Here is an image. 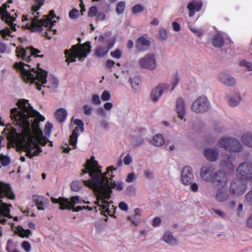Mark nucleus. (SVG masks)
Masks as SVG:
<instances>
[{
	"label": "nucleus",
	"instance_id": "46",
	"mask_svg": "<svg viewBox=\"0 0 252 252\" xmlns=\"http://www.w3.org/2000/svg\"><path fill=\"white\" fill-rule=\"evenodd\" d=\"M92 103L94 105H100L101 101L99 96L97 94H93L92 98Z\"/></svg>",
	"mask_w": 252,
	"mask_h": 252
},
{
	"label": "nucleus",
	"instance_id": "59",
	"mask_svg": "<svg viewBox=\"0 0 252 252\" xmlns=\"http://www.w3.org/2000/svg\"><path fill=\"white\" fill-rule=\"evenodd\" d=\"M160 219L159 217H156L153 220L152 224L154 226H157L160 224Z\"/></svg>",
	"mask_w": 252,
	"mask_h": 252
},
{
	"label": "nucleus",
	"instance_id": "28",
	"mask_svg": "<svg viewBox=\"0 0 252 252\" xmlns=\"http://www.w3.org/2000/svg\"><path fill=\"white\" fill-rule=\"evenodd\" d=\"M220 81L228 86H232L235 84V78L227 74H222L220 78Z\"/></svg>",
	"mask_w": 252,
	"mask_h": 252
},
{
	"label": "nucleus",
	"instance_id": "64",
	"mask_svg": "<svg viewBox=\"0 0 252 252\" xmlns=\"http://www.w3.org/2000/svg\"><path fill=\"white\" fill-rule=\"evenodd\" d=\"M96 113L97 114L102 115V116H105L106 113L104 109L102 107H99L96 110Z\"/></svg>",
	"mask_w": 252,
	"mask_h": 252
},
{
	"label": "nucleus",
	"instance_id": "26",
	"mask_svg": "<svg viewBox=\"0 0 252 252\" xmlns=\"http://www.w3.org/2000/svg\"><path fill=\"white\" fill-rule=\"evenodd\" d=\"M176 110L178 117L181 119H183L186 113V109L184 101L181 98H179L177 100Z\"/></svg>",
	"mask_w": 252,
	"mask_h": 252
},
{
	"label": "nucleus",
	"instance_id": "5",
	"mask_svg": "<svg viewBox=\"0 0 252 252\" xmlns=\"http://www.w3.org/2000/svg\"><path fill=\"white\" fill-rule=\"evenodd\" d=\"M9 140L10 142L15 143L19 148L26 152V156L30 158L38 156L42 152L41 147L32 136H30L27 140L25 137L19 139L16 130L14 129L10 131Z\"/></svg>",
	"mask_w": 252,
	"mask_h": 252
},
{
	"label": "nucleus",
	"instance_id": "60",
	"mask_svg": "<svg viewBox=\"0 0 252 252\" xmlns=\"http://www.w3.org/2000/svg\"><path fill=\"white\" fill-rule=\"evenodd\" d=\"M173 29L176 32H178L180 30V25L177 22H173L172 23Z\"/></svg>",
	"mask_w": 252,
	"mask_h": 252
},
{
	"label": "nucleus",
	"instance_id": "48",
	"mask_svg": "<svg viewBox=\"0 0 252 252\" xmlns=\"http://www.w3.org/2000/svg\"><path fill=\"white\" fill-rule=\"evenodd\" d=\"M22 248L25 250L26 252H29L31 250V246L30 243L28 241H24L21 245Z\"/></svg>",
	"mask_w": 252,
	"mask_h": 252
},
{
	"label": "nucleus",
	"instance_id": "54",
	"mask_svg": "<svg viewBox=\"0 0 252 252\" xmlns=\"http://www.w3.org/2000/svg\"><path fill=\"white\" fill-rule=\"evenodd\" d=\"M246 201L250 204H252V189L246 195Z\"/></svg>",
	"mask_w": 252,
	"mask_h": 252
},
{
	"label": "nucleus",
	"instance_id": "38",
	"mask_svg": "<svg viewBox=\"0 0 252 252\" xmlns=\"http://www.w3.org/2000/svg\"><path fill=\"white\" fill-rule=\"evenodd\" d=\"M126 8V3L124 1L117 3L116 7V12L118 14H122Z\"/></svg>",
	"mask_w": 252,
	"mask_h": 252
},
{
	"label": "nucleus",
	"instance_id": "57",
	"mask_svg": "<svg viewBox=\"0 0 252 252\" xmlns=\"http://www.w3.org/2000/svg\"><path fill=\"white\" fill-rule=\"evenodd\" d=\"M132 162V158L129 155H127L124 158V162L126 165H129Z\"/></svg>",
	"mask_w": 252,
	"mask_h": 252
},
{
	"label": "nucleus",
	"instance_id": "22",
	"mask_svg": "<svg viewBox=\"0 0 252 252\" xmlns=\"http://www.w3.org/2000/svg\"><path fill=\"white\" fill-rule=\"evenodd\" d=\"M169 85L166 84L158 85L156 88L153 89L151 94V98L154 101H158V98L162 95L163 90L168 88Z\"/></svg>",
	"mask_w": 252,
	"mask_h": 252
},
{
	"label": "nucleus",
	"instance_id": "6",
	"mask_svg": "<svg viewBox=\"0 0 252 252\" xmlns=\"http://www.w3.org/2000/svg\"><path fill=\"white\" fill-rule=\"evenodd\" d=\"M91 46L89 42L83 44H77L72 46L70 50L66 49L64 55L66 58L65 61L68 63L75 62L76 59L78 58L79 60L83 61L91 52Z\"/></svg>",
	"mask_w": 252,
	"mask_h": 252
},
{
	"label": "nucleus",
	"instance_id": "18",
	"mask_svg": "<svg viewBox=\"0 0 252 252\" xmlns=\"http://www.w3.org/2000/svg\"><path fill=\"white\" fill-rule=\"evenodd\" d=\"M74 124L77 126L73 130L71 135L70 136L69 144L73 146L74 149L76 147L77 138L79 136L78 131L80 130L81 132L84 131V124L83 122L80 119H75L74 121Z\"/></svg>",
	"mask_w": 252,
	"mask_h": 252
},
{
	"label": "nucleus",
	"instance_id": "27",
	"mask_svg": "<svg viewBox=\"0 0 252 252\" xmlns=\"http://www.w3.org/2000/svg\"><path fill=\"white\" fill-rule=\"evenodd\" d=\"M32 199L35 202V205L39 210H44V205L48 202L47 199L43 196L34 195Z\"/></svg>",
	"mask_w": 252,
	"mask_h": 252
},
{
	"label": "nucleus",
	"instance_id": "34",
	"mask_svg": "<svg viewBox=\"0 0 252 252\" xmlns=\"http://www.w3.org/2000/svg\"><path fill=\"white\" fill-rule=\"evenodd\" d=\"M242 142L246 145L252 147V134L247 133L244 134L241 137Z\"/></svg>",
	"mask_w": 252,
	"mask_h": 252
},
{
	"label": "nucleus",
	"instance_id": "62",
	"mask_svg": "<svg viewBox=\"0 0 252 252\" xmlns=\"http://www.w3.org/2000/svg\"><path fill=\"white\" fill-rule=\"evenodd\" d=\"M190 30L192 32L196 33L198 36H200L202 34L201 31L198 29L190 28Z\"/></svg>",
	"mask_w": 252,
	"mask_h": 252
},
{
	"label": "nucleus",
	"instance_id": "50",
	"mask_svg": "<svg viewBox=\"0 0 252 252\" xmlns=\"http://www.w3.org/2000/svg\"><path fill=\"white\" fill-rule=\"evenodd\" d=\"M240 65L246 67L249 71H252V63H251L244 60L241 62Z\"/></svg>",
	"mask_w": 252,
	"mask_h": 252
},
{
	"label": "nucleus",
	"instance_id": "31",
	"mask_svg": "<svg viewBox=\"0 0 252 252\" xmlns=\"http://www.w3.org/2000/svg\"><path fill=\"white\" fill-rule=\"evenodd\" d=\"M163 240L170 245H174L177 244V240L173 237L171 232H166L163 236Z\"/></svg>",
	"mask_w": 252,
	"mask_h": 252
},
{
	"label": "nucleus",
	"instance_id": "3",
	"mask_svg": "<svg viewBox=\"0 0 252 252\" xmlns=\"http://www.w3.org/2000/svg\"><path fill=\"white\" fill-rule=\"evenodd\" d=\"M33 1L34 4L32 6L31 10L32 15L36 14L33 17H29L27 15H22V21L23 22L28 21L25 26V28L32 32H41L43 30V27L47 28L49 26L46 30L49 31V32H52V34H55L57 31L54 30L53 27L56 21L52 20L56 17L54 11L50 10L48 15L44 16L42 19L39 20V15L37 11L44 5L45 0H33Z\"/></svg>",
	"mask_w": 252,
	"mask_h": 252
},
{
	"label": "nucleus",
	"instance_id": "32",
	"mask_svg": "<svg viewBox=\"0 0 252 252\" xmlns=\"http://www.w3.org/2000/svg\"><path fill=\"white\" fill-rule=\"evenodd\" d=\"M164 139L162 134H157L155 135L151 143L155 146H161L164 144Z\"/></svg>",
	"mask_w": 252,
	"mask_h": 252
},
{
	"label": "nucleus",
	"instance_id": "39",
	"mask_svg": "<svg viewBox=\"0 0 252 252\" xmlns=\"http://www.w3.org/2000/svg\"><path fill=\"white\" fill-rule=\"evenodd\" d=\"M144 7L140 4H137L133 6L131 9L133 14H137L144 11Z\"/></svg>",
	"mask_w": 252,
	"mask_h": 252
},
{
	"label": "nucleus",
	"instance_id": "25",
	"mask_svg": "<svg viewBox=\"0 0 252 252\" xmlns=\"http://www.w3.org/2000/svg\"><path fill=\"white\" fill-rule=\"evenodd\" d=\"M204 155L209 161H215L218 158L219 152L217 148H207L204 150Z\"/></svg>",
	"mask_w": 252,
	"mask_h": 252
},
{
	"label": "nucleus",
	"instance_id": "16",
	"mask_svg": "<svg viewBox=\"0 0 252 252\" xmlns=\"http://www.w3.org/2000/svg\"><path fill=\"white\" fill-rule=\"evenodd\" d=\"M222 156H224V158L226 157V159H223L220 162V167L222 169L224 173H230L233 172L234 167L232 162L235 160V155L233 154H230L229 155L224 154Z\"/></svg>",
	"mask_w": 252,
	"mask_h": 252
},
{
	"label": "nucleus",
	"instance_id": "11",
	"mask_svg": "<svg viewBox=\"0 0 252 252\" xmlns=\"http://www.w3.org/2000/svg\"><path fill=\"white\" fill-rule=\"evenodd\" d=\"M218 145L220 147L234 152H239L242 150L240 143L233 138L222 137L219 140Z\"/></svg>",
	"mask_w": 252,
	"mask_h": 252
},
{
	"label": "nucleus",
	"instance_id": "49",
	"mask_svg": "<svg viewBox=\"0 0 252 252\" xmlns=\"http://www.w3.org/2000/svg\"><path fill=\"white\" fill-rule=\"evenodd\" d=\"M111 55L113 58L120 59L122 57V52L119 49H116L114 51L111 52Z\"/></svg>",
	"mask_w": 252,
	"mask_h": 252
},
{
	"label": "nucleus",
	"instance_id": "35",
	"mask_svg": "<svg viewBox=\"0 0 252 252\" xmlns=\"http://www.w3.org/2000/svg\"><path fill=\"white\" fill-rule=\"evenodd\" d=\"M219 190L216 195L217 200L220 202L225 200L228 197V194L223 189H218Z\"/></svg>",
	"mask_w": 252,
	"mask_h": 252
},
{
	"label": "nucleus",
	"instance_id": "52",
	"mask_svg": "<svg viewBox=\"0 0 252 252\" xmlns=\"http://www.w3.org/2000/svg\"><path fill=\"white\" fill-rule=\"evenodd\" d=\"M178 82H179L178 76L177 75V73H176V74H175V75L174 76V78L172 79V84L173 87L171 89V92L174 90L175 87L176 86Z\"/></svg>",
	"mask_w": 252,
	"mask_h": 252
},
{
	"label": "nucleus",
	"instance_id": "2",
	"mask_svg": "<svg viewBox=\"0 0 252 252\" xmlns=\"http://www.w3.org/2000/svg\"><path fill=\"white\" fill-rule=\"evenodd\" d=\"M17 104L19 110L14 108L10 112V117L13 123L21 127L26 132L31 131V122L35 130L39 129V122L44 121V117L34 110L27 100H19Z\"/></svg>",
	"mask_w": 252,
	"mask_h": 252
},
{
	"label": "nucleus",
	"instance_id": "12",
	"mask_svg": "<svg viewBox=\"0 0 252 252\" xmlns=\"http://www.w3.org/2000/svg\"><path fill=\"white\" fill-rule=\"evenodd\" d=\"M237 175L241 180L252 181V163L244 162L236 169Z\"/></svg>",
	"mask_w": 252,
	"mask_h": 252
},
{
	"label": "nucleus",
	"instance_id": "45",
	"mask_svg": "<svg viewBox=\"0 0 252 252\" xmlns=\"http://www.w3.org/2000/svg\"><path fill=\"white\" fill-rule=\"evenodd\" d=\"M132 88L136 91L139 89V80L137 78L130 79Z\"/></svg>",
	"mask_w": 252,
	"mask_h": 252
},
{
	"label": "nucleus",
	"instance_id": "36",
	"mask_svg": "<svg viewBox=\"0 0 252 252\" xmlns=\"http://www.w3.org/2000/svg\"><path fill=\"white\" fill-rule=\"evenodd\" d=\"M241 100V97L239 94H236L233 96L231 97L229 100V105L234 107L239 104Z\"/></svg>",
	"mask_w": 252,
	"mask_h": 252
},
{
	"label": "nucleus",
	"instance_id": "63",
	"mask_svg": "<svg viewBox=\"0 0 252 252\" xmlns=\"http://www.w3.org/2000/svg\"><path fill=\"white\" fill-rule=\"evenodd\" d=\"M51 81L52 82V85H51L50 87L56 88L58 86V81L56 78H52Z\"/></svg>",
	"mask_w": 252,
	"mask_h": 252
},
{
	"label": "nucleus",
	"instance_id": "33",
	"mask_svg": "<svg viewBox=\"0 0 252 252\" xmlns=\"http://www.w3.org/2000/svg\"><path fill=\"white\" fill-rule=\"evenodd\" d=\"M36 132V140L42 146H45L49 141L48 138L43 135L42 131L40 129L35 130Z\"/></svg>",
	"mask_w": 252,
	"mask_h": 252
},
{
	"label": "nucleus",
	"instance_id": "15",
	"mask_svg": "<svg viewBox=\"0 0 252 252\" xmlns=\"http://www.w3.org/2000/svg\"><path fill=\"white\" fill-rule=\"evenodd\" d=\"M227 181V176L224 172L218 171L214 173L211 183L214 184L217 189H223Z\"/></svg>",
	"mask_w": 252,
	"mask_h": 252
},
{
	"label": "nucleus",
	"instance_id": "10",
	"mask_svg": "<svg viewBox=\"0 0 252 252\" xmlns=\"http://www.w3.org/2000/svg\"><path fill=\"white\" fill-rule=\"evenodd\" d=\"M99 41L102 43L94 51V55L98 58L105 57L109 50L113 47L115 40L110 36L104 34L99 37Z\"/></svg>",
	"mask_w": 252,
	"mask_h": 252
},
{
	"label": "nucleus",
	"instance_id": "19",
	"mask_svg": "<svg viewBox=\"0 0 252 252\" xmlns=\"http://www.w3.org/2000/svg\"><path fill=\"white\" fill-rule=\"evenodd\" d=\"M193 180V175L191 167H184L181 172V181L185 185H190Z\"/></svg>",
	"mask_w": 252,
	"mask_h": 252
},
{
	"label": "nucleus",
	"instance_id": "8",
	"mask_svg": "<svg viewBox=\"0 0 252 252\" xmlns=\"http://www.w3.org/2000/svg\"><path fill=\"white\" fill-rule=\"evenodd\" d=\"M4 197L10 199H14L15 198L10 185L0 182V215L7 217L10 212L9 206L11 207L12 205L2 202L1 198Z\"/></svg>",
	"mask_w": 252,
	"mask_h": 252
},
{
	"label": "nucleus",
	"instance_id": "44",
	"mask_svg": "<svg viewBox=\"0 0 252 252\" xmlns=\"http://www.w3.org/2000/svg\"><path fill=\"white\" fill-rule=\"evenodd\" d=\"M97 13V9L96 6H93L91 7L89 9V12H88V16L89 17H93L94 16H96V14Z\"/></svg>",
	"mask_w": 252,
	"mask_h": 252
},
{
	"label": "nucleus",
	"instance_id": "4",
	"mask_svg": "<svg viewBox=\"0 0 252 252\" xmlns=\"http://www.w3.org/2000/svg\"><path fill=\"white\" fill-rule=\"evenodd\" d=\"M15 66L20 71L21 77L25 82L34 83L39 91L41 90V86L45 87L47 77L46 70L40 69L37 71L35 68L31 67V65L26 64L21 62L16 63Z\"/></svg>",
	"mask_w": 252,
	"mask_h": 252
},
{
	"label": "nucleus",
	"instance_id": "40",
	"mask_svg": "<svg viewBox=\"0 0 252 252\" xmlns=\"http://www.w3.org/2000/svg\"><path fill=\"white\" fill-rule=\"evenodd\" d=\"M12 32L10 31V29L5 28L1 31H0V34L3 39H5L6 36H13L11 35Z\"/></svg>",
	"mask_w": 252,
	"mask_h": 252
},
{
	"label": "nucleus",
	"instance_id": "23",
	"mask_svg": "<svg viewBox=\"0 0 252 252\" xmlns=\"http://www.w3.org/2000/svg\"><path fill=\"white\" fill-rule=\"evenodd\" d=\"M214 169L209 166H203L200 170V176L201 178L207 182H211L214 175Z\"/></svg>",
	"mask_w": 252,
	"mask_h": 252
},
{
	"label": "nucleus",
	"instance_id": "53",
	"mask_svg": "<svg viewBox=\"0 0 252 252\" xmlns=\"http://www.w3.org/2000/svg\"><path fill=\"white\" fill-rule=\"evenodd\" d=\"M84 114L86 115H90L92 112V108L88 105H85L83 106Z\"/></svg>",
	"mask_w": 252,
	"mask_h": 252
},
{
	"label": "nucleus",
	"instance_id": "29",
	"mask_svg": "<svg viewBox=\"0 0 252 252\" xmlns=\"http://www.w3.org/2000/svg\"><path fill=\"white\" fill-rule=\"evenodd\" d=\"M67 112L63 108L57 109L55 113V117L60 123L64 122L67 117Z\"/></svg>",
	"mask_w": 252,
	"mask_h": 252
},
{
	"label": "nucleus",
	"instance_id": "55",
	"mask_svg": "<svg viewBox=\"0 0 252 252\" xmlns=\"http://www.w3.org/2000/svg\"><path fill=\"white\" fill-rule=\"evenodd\" d=\"M95 16L97 20L103 21L105 19L106 15L102 12H98Z\"/></svg>",
	"mask_w": 252,
	"mask_h": 252
},
{
	"label": "nucleus",
	"instance_id": "24",
	"mask_svg": "<svg viewBox=\"0 0 252 252\" xmlns=\"http://www.w3.org/2000/svg\"><path fill=\"white\" fill-rule=\"evenodd\" d=\"M203 2L201 0H193L189 2L187 5V8L189 10V16L192 17L195 11L198 12L202 8Z\"/></svg>",
	"mask_w": 252,
	"mask_h": 252
},
{
	"label": "nucleus",
	"instance_id": "30",
	"mask_svg": "<svg viewBox=\"0 0 252 252\" xmlns=\"http://www.w3.org/2000/svg\"><path fill=\"white\" fill-rule=\"evenodd\" d=\"M212 43L214 46L221 48L224 45V40L222 35L220 33L215 34L212 39Z\"/></svg>",
	"mask_w": 252,
	"mask_h": 252
},
{
	"label": "nucleus",
	"instance_id": "20",
	"mask_svg": "<svg viewBox=\"0 0 252 252\" xmlns=\"http://www.w3.org/2000/svg\"><path fill=\"white\" fill-rule=\"evenodd\" d=\"M246 188L245 184L241 181L237 180L231 183L229 191L233 194L241 195L245 192Z\"/></svg>",
	"mask_w": 252,
	"mask_h": 252
},
{
	"label": "nucleus",
	"instance_id": "51",
	"mask_svg": "<svg viewBox=\"0 0 252 252\" xmlns=\"http://www.w3.org/2000/svg\"><path fill=\"white\" fill-rule=\"evenodd\" d=\"M115 62L111 60H108L106 63V67L107 68L112 71V68L114 67Z\"/></svg>",
	"mask_w": 252,
	"mask_h": 252
},
{
	"label": "nucleus",
	"instance_id": "9",
	"mask_svg": "<svg viewBox=\"0 0 252 252\" xmlns=\"http://www.w3.org/2000/svg\"><path fill=\"white\" fill-rule=\"evenodd\" d=\"M15 52L18 58L28 63H30L31 61L36 57L43 58L44 56L43 55H37L41 51L32 46L24 48L20 46L16 48Z\"/></svg>",
	"mask_w": 252,
	"mask_h": 252
},
{
	"label": "nucleus",
	"instance_id": "43",
	"mask_svg": "<svg viewBox=\"0 0 252 252\" xmlns=\"http://www.w3.org/2000/svg\"><path fill=\"white\" fill-rule=\"evenodd\" d=\"M80 186L77 181H73L70 184V189L72 190L77 191L80 189Z\"/></svg>",
	"mask_w": 252,
	"mask_h": 252
},
{
	"label": "nucleus",
	"instance_id": "14",
	"mask_svg": "<svg viewBox=\"0 0 252 252\" xmlns=\"http://www.w3.org/2000/svg\"><path fill=\"white\" fill-rule=\"evenodd\" d=\"M210 103L207 98L202 96L198 97L192 104L191 109L196 113H204L209 110Z\"/></svg>",
	"mask_w": 252,
	"mask_h": 252
},
{
	"label": "nucleus",
	"instance_id": "7",
	"mask_svg": "<svg viewBox=\"0 0 252 252\" xmlns=\"http://www.w3.org/2000/svg\"><path fill=\"white\" fill-rule=\"evenodd\" d=\"M51 201L53 203H58L60 204V209L61 210L69 209L70 210L73 209L74 212H79L83 209H88L89 211H92L94 209L95 210V212H97L96 207L94 206L90 207L87 206H78L74 207V206L76 203L81 204V201L79 200L78 196H74L70 198V201H69L68 199L64 198L63 197H60L58 198H55L52 197Z\"/></svg>",
	"mask_w": 252,
	"mask_h": 252
},
{
	"label": "nucleus",
	"instance_id": "17",
	"mask_svg": "<svg viewBox=\"0 0 252 252\" xmlns=\"http://www.w3.org/2000/svg\"><path fill=\"white\" fill-rule=\"evenodd\" d=\"M140 66L145 69H154L157 66L155 56L153 54H148L140 59L138 62Z\"/></svg>",
	"mask_w": 252,
	"mask_h": 252
},
{
	"label": "nucleus",
	"instance_id": "13",
	"mask_svg": "<svg viewBox=\"0 0 252 252\" xmlns=\"http://www.w3.org/2000/svg\"><path fill=\"white\" fill-rule=\"evenodd\" d=\"M7 8H9V5H7L6 3H3L2 6H0V15L1 16V19L7 24L13 31H16V24H14L13 23L16 20L18 14L17 13H15V16L11 15L10 13L7 11Z\"/></svg>",
	"mask_w": 252,
	"mask_h": 252
},
{
	"label": "nucleus",
	"instance_id": "58",
	"mask_svg": "<svg viewBox=\"0 0 252 252\" xmlns=\"http://www.w3.org/2000/svg\"><path fill=\"white\" fill-rule=\"evenodd\" d=\"M119 207L121 210L125 211H127L128 209L127 204L124 202H121L119 204Z\"/></svg>",
	"mask_w": 252,
	"mask_h": 252
},
{
	"label": "nucleus",
	"instance_id": "61",
	"mask_svg": "<svg viewBox=\"0 0 252 252\" xmlns=\"http://www.w3.org/2000/svg\"><path fill=\"white\" fill-rule=\"evenodd\" d=\"M104 108L107 111L110 110L113 107V104L111 102H106L103 105Z\"/></svg>",
	"mask_w": 252,
	"mask_h": 252
},
{
	"label": "nucleus",
	"instance_id": "56",
	"mask_svg": "<svg viewBox=\"0 0 252 252\" xmlns=\"http://www.w3.org/2000/svg\"><path fill=\"white\" fill-rule=\"evenodd\" d=\"M135 174L134 173H130L128 174L127 178L126 180L127 183H131L135 179Z\"/></svg>",
	"mask_w": 252,
	"mask_h": 252
},
{
	"label": "nucleus",
	"instance_id": "21",
	"mask_svg": "<svg viewBox=\"0 0 252 252\" xmlns=\"http://www.w3.org/2000/svg\"><path fill=\"white\" fill-rule=\"evenodd\" d=\"M151 44V41L146 35L141 36L137 39L135 48L138 52H144L148 50Z\"/></svg>",
	"mask_w": 252,
	"mask_h": 252
},
{
	"label": "nucleus",
	"instance_id": "42",
	"mask_svg": "<svg viewBox=\"0 0 252 252\" xmlns=\"http://www.w3.org/2000/svg\"><path fill=\"white\" fill-rule=\"evenodd\" d=\"M111 94L109 91L105 90L101 95V98L103 101H108L110 99Z\"/></svg>",
	"mask_w": 252,
	"mask_h": 252
},
{
	"label": "nucleus",
	"instance_id": "1",
	"mask_svg": "<svg viewBox=\"0 0 252 252\" xmlns=\"http://www.w3.org/2000/svg\"><path fill=\"white\" fill-rule=\"evenodd\" d=\"M85 168L82 170V174L89 173L90 180L84 181L85 186L93 189L96 196V200L94 204L100 207L101 214H104V212L108 213L109 211V203L106 200L111 197L112 192L111 189H115L121 191L123 190V183H115L113 182L114 177L112 172L116 170L117 168L111 166L107 168L106 172L102 173V167L99 166L98 162L92 156L87 159Z\"/></svg>",
	"mask_w": 252,
	"mask_h": 252
},
{
	"label": "nucleus",
	"instance_id": "37",
	"mask_svg": "<svg viewBox=\"0 0 252 252\" xmlns=\"http://www.w3.org/2000/svg\"><path fill=\"white\" fill-rule=\"evenodd\" d=\"M17 230L18 235L21 238H27L32 233L30 229H24L22 226H18Z\"/></svg>",
	"mask_w": 252,
	"mask_h": 252
},
{
	"label": "nucleus",
	"instance_id": "41",
	"mask_svg": "<svg viewBox=\"0 0 252 252\" xmlns=\"http://www.w3.org/2000/svg\"><path fill=\"white\" fill-rule=\"evenodd\" d=\"M79 15V11L76 8H73L69 12V17L72 19L76 18Z\"/></svg>",
	"mask_w": 252,
	"mask_h": 252
},
{
	"label": "nucleus",
	"instance_id": "47",
	"mask_svg": "<svg viewBox=\"0 0 252 252\" xmlns=\"http://www.w3.org/2000/svg\"><path fill=\"white\" fill-rule=\"evenodd\" d=\"M159 38L162 40H166L167 37L166 31L165 29H161L159 31Z\"/></svg>",
	"mask_w": 252,
	"mask_h": 252
}]
</instances>
